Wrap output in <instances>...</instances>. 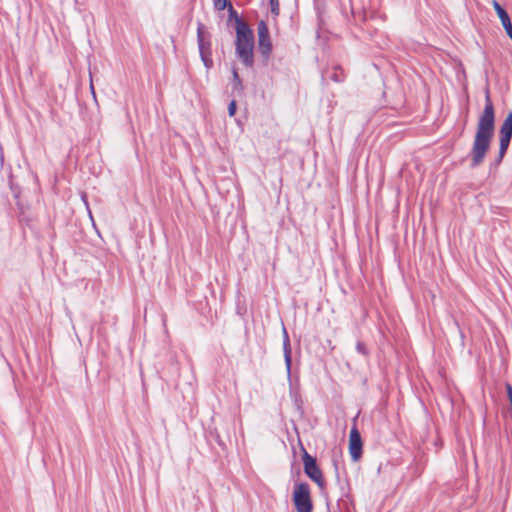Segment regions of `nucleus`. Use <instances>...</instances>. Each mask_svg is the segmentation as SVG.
<instances>
[{"instance_id":"2eb2a0df","label":"nucleus","mask_w":512,"mask_h":512,"mask_svg":"<svg viewBox=\"0 0 512 512\" xmlns=\"http://www.w3.org/2000/svg\"><path fill=\"white\" fill-rule=\"evenodd\" d=\"M236 113V101L232 100L228 105V114L229 116H234Z\"/></svg>"},{"instance_id":"f03ea898","label":"nucleus","mask_w":512,"mask_h":512,"mask_svg":"<svg viewBox=\"0 0 512 512\" xmlns=\"http://www.w3.org/2000/svg\"><path fill=\"white\" fill-rule=\"evenodd\" d=\"M236 54L246 67L254 63V35L249 26L236 18Z\"/></svg>"},{"instance_id":"ddd939ff","label":"nucleus","mask_w":512,"mask_h":512,"mask_svg":"<svg viewBox=\"0 0 512 512\" xmlns=\"http://www.w3.org/2000/svg\"><path fill=\"white\" fill-rule=\"evenodd\" d=\"M215 9L222 11L227 6V0H213Z\"/></svg>"},{"instance_id":"9d476101","label":"nucleus","mask_w":512,"mask_h":512,"mask_svg":"<svg viewBox=\"0 0 512 512\" xmlns=\"http://www.w3.org/2000/svg\"><path fill=\"white\" fill-rule=\"evenodd\" d=\"M197 39L200 55L210 52V43L205 40L204 27L201 23L198 24Z\"/></svg>"},{"instance_id":"6e6552de","label":"nucleus","mask_w":512,"mask_h":512,"mask_svg":"<svg viewBox=\"0 0 512 512\" xmlns=\"http://www.w3.org/2000/svg\"><path fill=\"white\" fill-rule=\"evenodd\" d=\"M493 7H494L498 17L500 18V21H501L507 35L509 36V38L512 39V23H511L508 13L495 0L493 1Z\"/></svg>"},{"instance_id":"1a4fd4ad","label":"nucleus","mask_w":512,"mask_h":512,"mask_svg":"<svg viewBox=\"0 0 512 512\" xmlns=\"http://www.w3.org/2000/svg\"><path fill=\"white\" fill-rule=\"evenodd\" d=\"M283 333H284V338H283L284 361H285V366H286L287 378L290 381L291 380V365H292L290 340H289V336L285 329L283 330Z\"/></svg>"},{"instance_id":"6ab92c4d","label":"nucleus","mask_w":512,"mask_h":512,"mask_svg":"<svg viewBox=\"0 0 512 512\" xmlns=\"http://www.w3.org/2000/svg\"><path fill=\"white\" fill-rule=\"evenodd\" d=\"M229 12H230L231 16H234V14H236L235 10L233 9V7L231 5L229 6Z\"/></svg>"},{"instance_id":"aec40b11","label":"nucleus","mask_w":512,"mask_h":512,"mask_svg":"<svg viewBox=\"0 0 512 512\" xmlns=\"http://www.w3.org/2000/svg\"><path fill=\"white\" fill-rule=\"evenodd\" d=\"M91 91H92V94L95 96L94 86L92 84H91Z\"/></svg>"},{"instance_id":"a211bd4d","label":"nucleus","mask_w":512,"mask_h":512,"mask_svg":"<svg viewBox=\"0 0 512 512\" xmlns=\"http://www.w3.org/2000/svg\"><path fill=\"white\" fill-rule=\"evenodd\" d=\"M82 199H83V201H84V203H85L86 207H88V203H87V201H86V195H85V194H83V195H82ZM87 209H89V208H87ZM88 213H89V217H90L91 219H93V218H92V212H91L90 210H88Z\"/></svg>"},{"instance_id":"0eeeda50","label":"nucleus","mask_w":512,"mask_h":512,"mask_svg":"<svg viewBox=\"0 0 512 512\" xmlns=\"http://www.w3.org/2000/svg\"><path fill=\"white\" fill-rule=\"evenodd\" d=\"M349 452L353 461H358L362 455V439L357 428H352L349 435Z\"/></svg>"},{"instance_id":"f3484780","label":"nucleus","mask_w":512,"mask_h":512,"mask_svg":"<svg viewBox=\"0 0 512 512\" xmlns=\"http://www.w3.org/2000/svg\"><path fill=\"white\" fill-rule=\"evenodd\" d=\"M505 387H506L508 399H509V401H512V385H510L509 383H506Z\"/></svg>"},{"instance_id":"423d86ee","label":"nucleus","mask_w":512,"mask_h":512,"mask_svg":"<svg viewBox=\"0 0 512 512\" xmlns=\"http://www.w3.org/2000/svg\"><path fill=\"white\" fill-rule=\"evenodd\" d=\"M257 32L259 51L265 59H268L272 51V43L268 26L263 20L258 23Z\"/></svg>"},{"instance_id":"dca6fc26","label":"nucleus","mask_w":512,"mask_h":512,"mask_svg":"<svg viewBox=\"0 0 512 512\" xmlns=\"http://www.w3.org/2000/svg\"><path fill=\"white\" fill-rule=\"evenodd\" d=\"M356 350L360 353V354H363L365 355L367 352H366V348L364 346V344L362 342H358L357 345H356Z\"/></svg>"},{"instance_id":"20e7f679","label":"nucleus","mask_w":512,"mask_h":512,"mask_svg":"<svg viewBox=\"0 0 512 512\" xmlns=\"http://www.w3.org/2000/svg\"><path fill=\"white\" fill-rule=\"evenodd\" d=\"M303 463L305 474L322 489L325 482L322 472L316 463V459L305 452L303 455Z\"/></svg>"},{"instance_id":"9b49d317","label":"nucleus","mask_w":512,"mask_h":512,"mask_svg":"<svg viewBox=\"0 0 512 512\" xmlns=\"http://www.w3.org/2000/svg\"><path fill=\"white\" fill-rule=\"evenodd\" d=\"M233 75V90H242V81L236 69L232 70Z\"/></svg>"},{"instance_id":"4468645a","label":"nucleus","mask_w":512,"mask_h":512,"mask_svg":"<svg viewBox=\"0 0 512 512\" xmlns=\"http://www.w3.org/2000/svg\"><path fill=\"white\" fill-rule=\"evenodd\" d=\"M270 5H271V12L274 15H278V13H279V2H278V0H270Z\"/></svg>"},{"instance_id":"7ed1b4c3","label":"nucleus","mask_w":512,"mask_h":512,"mask_svg":"<svg viewBox=\"0 0 512 512\" xmlns=\"http://www.w3.org/2000/svg\"><path fill=\"white\" fill-rule=\"evenodd\" d=\"M293 502L297 512H312L313 505L308 484L297 483L295 485Z\"/></svg>"},{"instance_id":"39448f33","label":"nucleus","mask_w":512,"mask_h":512,"mask_svg":"<svg viewBox=\"0 0 512 512\" xmlns=\"http://www.w3.org/2000/svg\"><path fill=\"white\" fill-rule=\"evenodd\" d=\"M512 138V112L508 113L505 120L503 121L500 128V147H499V157L498 161L500 162L510 144V140Z\"/></svg>"},{"instance_id":"f257e3e1","label":"nucleus","mask_w":512,"mask_h":512,"mask_svg":"<svg viewBox=\"0 0 512 512\" xmlns=\"http://www.w3.org/2000/svg\"><path fill=\"white\" fill-rule=\"evenodd\" d=\"M494 107L489 94L486 95L485 107L479 118L477 130L471 149L472 168L478 167L484 160L494 135Z\"/></svg>"},{"instance_id":"f8f14e48","label":"nucleus","mask_w":512,"mask_h":512,"mask_svg":"<svg viewBox=\"0 0 512 512\" xmlns=\"http://www.w3.org/2000/svg\"><path fill=\"white\" fill-rule=\"evenodd\" d=\"M210 55H211V52L204 53V54L200 55L204 65H205V67L207 69H210L212 67V64H213Z\"/></svg>"}]
</instances>
